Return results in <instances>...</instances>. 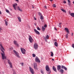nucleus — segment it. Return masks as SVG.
<instances>
[{
  "instance_id": "obj_1",
  "label": "nucleus",
  "mask_w": 74,
  "mask_h": 74,
  "mask_svg": "<svg viewBox=\"0 0 74 74\" xmlns=\"http://www.w3.org/2000/svg\"><path fill=\"white\" fill-rule=\"evenodd\" d=\"M0 49L1 51L2 52L1 53L2 59H6V57L5 56V53H4V51H5V49L3 47V45L2 44H0Z\"/></svg>"
},
{
  "instance_id": "obj_2",
  "label": "nucleus",
  "mask_w": 74,
  "mask_h": 74,
  "mask_svg": "<svg viewBox=\"0 0 74 74\" xmlns=\"http://www.w3.org/2000/svg\"><path fill=\"white\" fill-rule=\"evenodd\" d=\"M61 69V66L60 65H58L57 66V70L58 71H59L60 72H61V73L62 74L63 73V70L62 69Z\"/></svg>"
},
{
  "instance_id": "obj_3",
  "label": "nucleus",
  "mask_w": 74,
  "mask_h": 74,
  "mask_svg": "<svg viewBox=\"0 0 74 74\" xmlns=\"http://www.w3.org/2000/svg\"><path fill=\"white\" fill-rule=\"evenodd\" d=\"M29 71H30L31 73L32 74H34V71L33 70V69H32V68L30 66L29 67Z\"/></svg>"
},
{
  "instance_id": "obj_4",
  "label": "nucleus",
  "mask_w": 74,
  "mask_h": 74,
  "mask_svg": "<svg viewBox=\"0 0 74 74\" xmlns=\"http://www.w3.org/2000/svg\"><path fill=\"white\" fill-rule=\"evenodd\" d=\"M38 44H37V43H34V47L35 49H36H36H38Z\"/></svg>"
},
{
  "instance_id": "obj_5",
  "label": "nucleus",
  "mask_w": 74,
  "mask_h": 74,
  "mask_svg": "<svg viewBox=\"0 0 74 74\" xmlns=\"http://www.w3.org/2000/svg\"><path fill=\"white\" fill-rule=\"evenodd\" d=\"M35 62L38 63H40L41 61L37 57H36L35 58Z\"/></svg>"
},
{
  "instance_id": "obj_6",
  "label": "nucleus",
  "mask_w": 74,
  "mask_h": 74,
  "mask_svg": "<svg viewBox=\"0 0 74 74\" xmlns=\"http://www.w3.org/2000/svg\"><path fill=\"white\" fill-rule=\"evenodd\" d=\"M21 51L22 53L23 54H26V50L25 49L23 48H21Z\"/></svg>"
},
{
  "instance_id": "obj_7",
  "label": "nucleus",
  "mask_w": 74,
  "mask_h": 74,
  "mask_svg": "<svg viewBox=\"0 0 74 74\" xmlns=\"http://www.w3.org/2000/svg\"><path fill=\"white\" fill-rule=\"evenodd\" d=\"M34 69L35 70H38V68L37 67V65L36 63L34 64Z\"/></svg>"
},
{
  "instance_id": "obj_8",
  "label": "nucleus",
  "mask_w": 74,
  "mask_h": 74,
  "mask_svg": "<svg viewBox=\"0 0 74 74\" xmlns=\"http://www.w3.org/2000/svg\"><path fill=\"white\" fill-rule=\"evenodd\" d=\"M29 39L30 42H32V41H33V39L32 36L30 35L29 36Z\"/></svg>"
},
{
  "instance_id": "obj_9",
  "label": "nucleus",
  "mask_w": 74,
  "mask_h": 74,
  "mask_svg": "<svg viewBox=\"0 0 74 74\" xmlns=\"http://www.w3.org/2000/svg\"><path fill=\"white\" fill-rule=\"evenodd\" d=\"M13 51L15 53V54H16V55L18 57V58H20L19 56V54H18V53H17L16 51L15 50H14Z\"/></svg>"
},
{
  "instance_id": "obj_10",
  "label": "nucleus",
  "mask_w": 74,
  "mask_h": 74,
  "mask_svg": "<svg viewBox=\"0 0 74 74\" xmlns=\"http://www.w3.org/2000/svg\"><path fill=\"white\" fill-rule=\"evenodd\" d=\"M8 63L10 65V68H12V63L11 62H10V60H8Z\"/></svg>"
},
{
  "instance_id": "obj_11",
  "label": "nucleus",
  "mask_w": 74,
  "mask_h": 74,
  "mask_svg": "<svg viewBox=\"0 0 74 74\" xmlns=\"http://www.w3.org/2000/svg\"><path fill=\"white\" fill-rule=\"evenodd\" d=\"M45 69L47 71H49V66L48 65H46V66Z\"/></svg>"
},
{
  "instance_id": "obj_12",
  "label": "nucleus",
  "mask_w": 74,
  "mask_h": 74,
  "mask_svg": "<svg viewBox=\"0 0 74 74\" xmlns=\"http://www.w3.org/2000/svg\"><path fill=\"white\" fill-rule=\"evenodd\" d=\"M34 32L36 33V34H40V32H38L37 30L34 29Z\"/></svg>"
},
{
  "instance_id": "obj_13",
  "label": "nucleus",
  "mask_w": 74,
  "mask_h": 74,
  "mask_svg": "<svg viewBox=\"0 0 74 74\" xmlns=\"http://www.w3.org/2000/svg\"><path fill=\"white\" fill-rule=\"evenodd\" d=\"M17 5V3H15L13 5V6L14 8V10H16V8H15V7Z\"/></svg>"
},
{
  "instance_id": "obj_14",
  "label": "nucleus",
  "mask_w": 74,
  "mask_h": 74,
  "mask_svg": "<svg viewBox=\"0 0 74 74\" xmlns=\"http://www.w3.org/2000/svg\"><path fill=\"white\" fill-rule=\"evenodd\" d=\"M49 38V36L48 35H47L46 37H44V38L45 40H47V39H48Z\"/></svg>"
},
{
  "instance_id": "obj_15",
  "label": "nucleus",
  "mask_w": 74,
  "mask_h": 74,
  "mask_svg": "<svg viewBox=\"0 0 74 74\" xmlns=\"http://www.w3.org/2000/svg\"><path fill=\"white\" fill-rule=\"evenodd\" d=\"M53 71H54L55 72H57V71H56V69L55 66H53Z\"/></svg>"
},
{
  "instance_id": "obj_16",
  "label": "nucleus",
  "mask_w": 74,
  "mask_h": 74,
  "mask_svg": "<svg viewBox=\"0 0 74 74\" xmlns=\"http://www.w3.org/2000/svg\"><path fill=\"white\" fill-rule=\"evenodd\" d=\"M17 18L19 22H21L22 20H21V18L20 17H18Z\"/></svg>"
},
{
  "instance_id": "obj_17",
  "label": "nucleus",
  "mask_w": 74,
  "mask_h": 74,
  "mask_svg": "<svg viewBox=\"0 0 74 74\" xmlns=\"http://www.w3.org/2000/svg\"><path fill=\"white\" fill-rule=\"evenodd\" d=\"M65 30H66L67 33H69V29L67 28H64Z\"/></svg>"
},
{
  "instance_id": "obj_18",
  "label": "nucleus",
  "mask_w": 74,
  "mask_h": 74,
  "mask_svg": "<svg viewBox=\"0 0 74 74\" xmlns=\"http://www.w3.org/2000/svg\"><path fill=\"white\" fill-rule=\"evenodd\" d=\"M54 45L56 47H58V43H57V42H54Z\"/></svg>"
},
{
  "instance_id": "obj_19",
  "label": "nucleus",
  "mask_w": 74,
  "mask_h": 74,
  "mask_svg": "<svg viewBox=\"0 0 74 74\" xmlns=\"http://www.w3.org/2000/svg\"><path fill=\"white\" fill-rule=\"evenodd\" d=\"M70 14L71 16L74 18V13H72Z\"/></svg>"
},
{
  "instance_id": "obj_20",
  "label": "nucleus",
  "mask_w": 74,
  "mask_h": 74,
  "mask_svg": "<svg viewBox=\"0 0 74 74\" xmlns=\"http://www.w3.org/2000/svg\"><path fill=\"white\" fill-rule=\"evenodd\" d=\"M42 30L43 32H44L45 30V28H44V27H42Z\"/></svg>"
},
{
  "instance_id": "obj_21",
  "label": "nucleus",
  "mask_w": 74,
  "mask_h": 74,
  "mask_svg": "<svg viewBox=\"0 0 74 74\" xmlns=\"http://www.w3.org/2000/svg\"><path fill=\"white\" fill-rule=\"evenodd\" d=\"M40 19L41 20H43V19H44V17H43V16H41L40 17Z\"/></svg>"
},
{
  "instance_id": "obj_22",
  "label": "nucleus",
  "mask_w": 74,
  "mask_h": 74,
  "mask_svg": "<svg viewBox=\"0 0 74 74\" xmlns=\"http://www.w3.org/2000/svg\"><path fill=\"white\" fill-rule=\"evenodd\" d=\"M17 9L19 11H22V10L20 9V8H19V6L18 7Z\"/></svg>"
},
{
  "instance_id": "obj_23",
  "label": "nucleus",
  "mask_w": 74,
  "mask_h": 74,
  "mask_svg": "<svg viewBox=\"0 0 74 74\" xmlns=\"http://www.w3.org/2000/svg\"><path fill=\"white\" fill-rule=\"evenodd\" d=\"M41 73H42V74H44V70H41L40 71Z\"/></svg>"
},
{
  "instance_id": "obj_24",
  "label": "nucleus",
  "mask_w": 74,
  "mask_h": 74,
  "mask_svg": "<svg viewBox=\"0 0 74 74\" xmlns=\"http://www.w3.org/2000/svg\"><path fill=\"white\" fill-rule=\"evenodd\" d=\"M48 71V72H47V73H48V74H50V73H51V71L50 70H49V71Z\"/></svg>"
},
{
  "instance_id": "obj_25",
  "label": "nucleus",
  "mask_w": 74,
  "mask_h": 74,
  "mask_svg": "<svg viewBox=\"0 0 74 74\" xmlns=\"http://www.w3.org/2000/svg\"><path fill=\"white\" fill-rule=\"evenodd\" d=\"M14 44H15V45H16V44H17V42H16V41H15V40H14Z\"/></svg>"
},
{
  "instance_id": "obj_26",
  "label": "nucleus",
  "mask_w": 74,
  "mask_h": 74,
  "mask_svg": "<svg viewBox=\"0 0 74 74\" xmlns=\"http://www.w3.org/2000/svg\"><path fill=\"white\" fill-rule=\"evenodd\" d=\"M51 56H52H52H53V52H51Z\"/></svg>"
},
{
  "instance_id": "obj_27",
  "label": "nucleus",
  "mask_w": 74,
  "mask_h": 74,
  "mask_svg": "<svg viewBox=\"0 0 74 74\" xmlns=\"http://www.w3.org/2000/svg\"><path fill=\"white\" fill-rule=\"evenodd\" d=\"M32 56L33 57H34V58L36 57V54L33 53L32 54Z\"/></svg>"
},
{
  "instance_id": "obj_28",
  "label": "nucleus",
  "mask_w": 74,
  "mask_h": 74,
  "mask_svg": "<svg viewBox=\"0 0 74 74\" xmlns=\"http://www.w3.org/2000/svg\"><path fill=\"white\" fill-rule=\"evenodd\" d=\"M61 10L63 12H66V11L65 10L63 9H61Z\"/></svg>"
},
{
  "instance_id": "obj_29",
  "label": "nucleus",
  "mask_w": 74,
  "mask_h": 74,
  "mask_svg": "<svg viewBox=\"0 0 74 74\" xmlns=\"http://www.w3.org/2000/svg\"><path fill=\"white\" fill-rule=\"evenodd\" d=\"M5 25L6 26H7L8 25V22H7V21H5Z\"/></svg>"
},
{
  "instance_id": "obj_30",
  "label": "nucleus",
  "mask_w": 74,
  "mask_h": 74,
  "mask_svg": "<svg viewBox=\"0 0 74 74\" xmlns=\"http://www.w3.org/2000/svg\"><path fill=\"white\" fill-rule=\"evenodd\" d=\"M6 12L8 13H9V12H10V11H9V10H8L7 9L6 10Z\"/></svg>"
},
{
  "instance_id": "obj_31",
  "label": "nucleus",
  "mask_w": 74,
  "mask_h": 74,
  "mask_svg": "<svg viewBox=\"0 0 74 74\" xmlns=\"http://www.w3.org/2000/svg\"><path fill=\"white\" fill-rule=\"evenodd\" d=\"M65 68V66H62L61 67L62 69H64Z\"/></svg>"
},
{
  "instance_id": "obj_32",
  "label": "nucleus",
  "mask_w": 74,
  "mask_h": 74,
  "mask_svg": "<svg viewBox=\"0 0 74 74\" xmlns=\"http://www.w3.org/2000/svg\"><path fill=\"white\" fill-rule=\"evenodd\" d=\"M53 7H54L55 8V7H56V5H55V4H53Z\"/></svg>"
},
{
  "instance_id": "obj_33",
  "label": "nucleus",
  "mask_w": 74,
  "mask_h": 74,
  "mask_svg": "<svg viewBox=\"0 0 74 74\" xmlns=\"http://www.w3.org/2000/svg\"><path fill=\"white\" fill-rule=\"evenodd\" d=\"M37 30H40V29L38 27H37Z\"/></svg>"
},
{
  "instance_id": "obj_34",
  "label": "nucleus",
  "mask_w": 74,
  "mask_h": 74,
  "mask_svg": "<svg viewBox=\"0 0 74 74\" xmlns=\"http://www.w3.org/2000/svg\"><path fill=\"white\" fill-rule=\"evenodd\" d=\"M20 64H21L22 65V66H23V63H20Z\"/></svg>"
},
{
  "instance_id": "obj_35",
  "label": "nucleus",
  "mask_w": 74,
  "mask_h": 74,
  "mask_svg": "<svg viewBox=\"0 0 74 74\" xmlns=\"http://www.w3.org/2000/svg\"><path fill=\"white\" fill-rule=\"evenodd\" d=\"M44 27H47V25H45L44 26Z\"/></svg>"
},
{
  "instance_id": "obj_36",
  "label": "nucleus",
  "mask_w": 74,
  "mask_h": 74,
  "mask_svg": "<svg viewBox=\"0 0 74 74\" xmlns=\"http://www.w3.org/2000/svg\"><path fill=\"white\" fill-rule=\"evenodd\" d=\"M66 38H68V35H66Z\"/></svg>"
},
{
  "instance_id": "obj_37",
  "label": "nucleus",
  "mask_w": 74,
  "mask_h": 74,
  "mask_svg": "<svg viewBox=\"0 0 74 74\" xmlns=\"http://www.w3.org/2000/svg\"><path fill=\"white\" fill-rule=\"evenodd\" d=\"M63 3L64 4H66V1H64Z\"/></svg>"
},
{
  "instance_id": "obj_38",
  "label": "nucleus",
  "mask_w": 74,
  "mask_h": 74,
  "mask_svg": "<svg viewBox=\"0 0 74 74\" xmlns=\"http://www.w3.org/2000/svg\"><path fill=\"white\" fill-rule=\"evenodd\" d=\"M39 15L40 16L41 15V13L40 12H39Z\"/></svg>"
},
{
  "instance_id": "obj_39",
  "label": "nucleus",
  "mask_w": 74,
  "mask_h": 74,
  "mask_svg": "<svg viewBox=\"0 0 74 74\" xmlns=\"http://www.w3.org/2000/svg\"><path fill=\"white\" fill-rule=\"evenodd\" d=\"M64 69L65 70H67V68H66V67H65V68H64Z\"/></svg>"
},
{
  "instance_id": "obj_40",
  "label": "nucleus",
  "mask_w": 74,
  "mask_h": 74,
  "mask_svg": "<svg viewBox=\"0 0 74 74\" xmlns=\"http://www.w3.org/2000/svg\"><path fill=\"white\" fill-rule=\"evenodd\" d=\"M72 47L73 48H74V44H73L72 45Z\"/></svg>"
},
{
  "instance_id": "obj_41",
  "label": "nucleus",
  "mask_w": 74,
  "mask_h": 74,
  "mask_svg": "<svg viewBox=\"0 0 74 74\" xmlns=\"http://www.w3.org/2000/svg\"><path fill=\"white\" fill-rule=\"evenodd\" d=\"M68 3V5H70L71 4L70 3V2H69Z\"/></svg>"
},
{
  "instance_id": "obj_42",
  "label": "nucleus",
  "mask_w": 74,
  "mask_h": 74,
  "mask_svg": "<svg viewBox=\"0 0 74 74\" xmlns=\"http://www.w3.org/2000/svg\"><path fill=\"white\" fill-rule=\"evenodd\" d=\"M68 3H70L71 2L69 0H68Z\"/></svg>"
},
{
  "instance_id": "obj_43",
  "label": "nucleus",
  "mask_w": 74,
  "mask_h": 74,
  "mask_svg": "<svg viewBox=\"0 0 74 74\" xmlns=\"http://www.w3.org/2000/svg\"><path fill=\"white\" fill-rule=\"evenodd\" d=\"M59 25H62V23H59Z\"/></svg>"
},
{
  "instance_id": "obj_44",
  "label": "nucleus",
  "mask_w": 74,
  "mask_h": 74,
  "mask_svg": "<svg viewBox=\"0 0 74 74\" xmlns=\"http://www.w3.org/2000/svg\"><path fill=\"white\" fill-rule=\"evenodd\" d=\"M16 45H17V46L19 47V44H17Z\"/></svg>"
},
{
  "instance_id": "obj_45",
  "label": "nucleus",
  "mask_w": 74,
  "mask_h": 74,
  "mask_svg": "<svg viewBox=\"0 0 74 74\" xmlns=\"http://www.w3.org/2000/svg\"><path fill=\"white\" fill-rule=\"evenodd\" d=\"M0 30H2V29L1 27H0Z\"/></svg>"
},
{
  "instance_id": "obj_46",
  "label": "nucleus",
  "mask_w": 74,
  "mask_h": 74,
  "mask_svg": "<svg viewBox=\"0 0 74 74\" xmlns=\"http://www.w3.org/2000/svg\"><path fill=\"white\" fill-rule=\"evenodd\" d=\"M44 8L46 9L47 8V6H44Z\"/></svg>"
},
{
  "instance_id": "obj_47",
  "label": "nucleus",
  "mask_w": 74,
  "mask_h": 74,
  "mask_svg": "<svg viewBox=\"0 0 74 74\" xmlns=\"http://www.w3.org/2000/svg\"><path fill=\"white\" fill-rule=\"evenodd\" d=\"M71 36H73V33H72V34H71Z\"/></svg>"
},
{
  "instance_id": "obj_48",
  "label": "nucleus",
  "mask_w": 74,
  "mask_h": 74,
  "mask_svg": "<svg viewBox=\"0 0 74 74\" xmlns=\"http://www.w3.org/2000/svg\"><path fill=\"white\" fill-rule=\"evenodd\" d=\"M52 60H53V61H54V60H54V59H52Z\"/></svg>"
},
{
  "instance_id": "obj_49",
  "label": "nucleus",
  "mask_w": 74,
  "mask_h": 74,
  "mask_svg": "<svg viewBox=\"0 0 74 74\" xmlns=\"http://www.w3.org/2000/svg\"><path fill=\"white\" fill-rule=\"evenodd\" d=\"M69 13L70 15V14H71V12H69Z\"/></svg>"
},
{
  "instance_id": "obj_50",
  "label": "nucleus",
  "mask_w": 74,
  "mask_h": 74,
  "mask_svg": "<svg viewBox=\"0 0 74 74\" xmlns=\"http://www.w3.org/2000/svg\"><path fill=\"white\" fill-rule=\"evenodd\" d=\"M54 29H55V30H57V29H56L55 28H54Z\"/></svg>"
},
{
  "instance_id": "obj_51",
  "label": "nucleus",
  "mask_w": 74,
  "mask_h": 74,
  "mask_svg": "<svg viewBox=\"0 0 74 74\" xmlns=\"http://www.w3.org/2000/svg\"><path fill=\"white\" fill-rule=\"evenodd\" d=\"M0 14H1V11L0 10Z\"/></svg>"
},
{
  "instance_id": "obj_52",
  "label": "nucleus",
  "mask_w": 74,
  "mask_h": 74,
  "mask_svg": "<svg viewBox=\"0 0 74 74\" xmlns=\"http://www.w3.org/2000/svg\"><path fill=\"white\" fill-rule=\"evenodd\" d=\"M50 1H51V2L52 1H53V0H49Z\"/></svg>"
},
{
  "instance_id": "obj_53",
  "label": "nucleus",
  "mask_w": 74,
  "mask_h": 74,
  "mask_svg": "<svg viewBox=\"0 0 74 74\" xmlns=\"http://www.w3.org/2000/svg\"><path fill=\"white\" fill-rule=\"evenodd\" d=\"M60 27H61V26L60 25L58 26Z\"/></svg>"
},
{
  "instance_id": "obj_54",
  "label": "nucleus",
  "mask_w": 74,
  "mask_h": 74,
  "mask_svg": "<svg viewBox=\"0 0 74 74\" xmlns=\"http://www.w3.org/2000/svg\"><path fill=\"white\" fill-rule=\"evenodd\" d=\"M16 1H18V0H15Z\"/></svg>"
},
{
  "instance_id": "obj_55",
  "label": "nucleus",
  "mask_w": 74,
  "mask_h": 74,
  "mask_svg": "<svg viewBox=\"0 0 74 74\" xmlns=\"http://www.w3.org/2000/svg\"><path fill=\"white\" fill-rule=\"evenodd\" d=\"M34 6H32V8H34Z\"/></svg>"
},
{
  "instance_id": "obj_56",
  "label": "nucleus",
  "mask_w": 74,
  "mask_h": 74,
  "mask_svg": "<svg viewBox=\"0 0 74 74\" xmlns=\"http://www.w3.org/2000/svg\"><path fill=\"white\" fill-rule=\"evenodd\" d=\"M68 34H69V33H67L66 35H67V36H68Z\"/></svg>"
},
{
  "instance_id": "obj_57",
  "label": "nucleus",
  "mask_w": 74,
  "mask_h": 74,
  "mask_svg": "<svg viewBox=\"0 0 74 74\" xmlns=\"http://www.w3.org/2000/svg\"><path fill=\"white\" fill-rule=\"evenodd\" d=\"M35 20L36 21V18H35Z\"/></svg>"
},
{
  "instance_id": "obj_58",
  "label": "nucleus",
  "mask_w": 74,
  "mask_h": 74,
  "mask_svg": "<svg viewBox=\"0 0 74 74\" xmlns=\"http://www.w3.org/2000/svg\"><path fill=\"white\" fill-rule=\"evenodd\" d=\"M54 41H56V40H54Z\"/></svg>"
},
{
  "instance_id": "obj_59",
  "label": "nucleus",
  "mask_w": 74,
  "mask_h": 74,
  "mask_svg": "<svg viewBox=\"0 0 74 74\" xmlns=\"http://www.w3.org/2000/svg\"><path fill=\"white\" fill-rule=\"evenodd\" d=\"M73 3L74 4V1H73Z\"/></svg>"
}]
</instances>
